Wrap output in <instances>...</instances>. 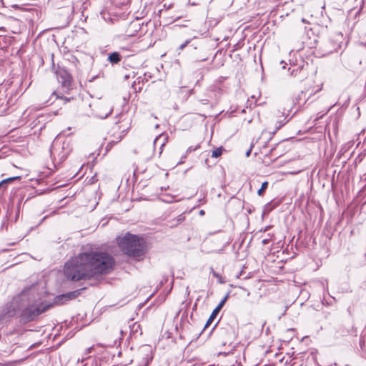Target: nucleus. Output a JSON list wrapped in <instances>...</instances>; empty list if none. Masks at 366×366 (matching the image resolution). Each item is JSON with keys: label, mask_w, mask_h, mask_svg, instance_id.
<instances>
[{"label": "nucleus", "mask_w": 366, "mask_h": 366, "mask_svg": "<svg viewBox=\"0 0 366 366\" xmlns=\"http://www.w3.org/2000/svg\"><path fill=\"white\" fill-rule=\"evenodd\" d=\"M113 257L102 252L79 254L66 263L64 274L71 280L89 278L97 274L109 272L113 266Z\"/></svg>", "instance_id": "f257e3e1"}, {"label": "nucleus", "mask_w": 366, "mask_h": 366, "mask_svg": "<svg viewBox=\"0 0 366 366\" xmlns=\"http://www.w3.org/2000/svg\"><path fill=\"white\" fill-rule=\"evenodd\" d=\"M19 300L21 302V305L17 306V310H21L22 315L29 320L44 312L49 307V305H44L35 298L34 290L24 292L18 300H16L11 304H18Z\"/></svg>", "instance_id": "f03ea898"}, {"label": "nucleus", "mask_w": 366, "mask_h": 366, "mask_svg": "<svg viewBox=\"0 0 366 366\" xmlns=\"http://www.w3.org/2000/svg\"><path fill=\"white\" fill-rule=\"evenodd\" d=\"M117 244L124 253L131 257H139L144 252V239L130 233L118 237Z\"/></svg>", "instance_id": "7ed1b4c3"}, {"label": "nucleus", "mask_w": 366, "mask_h": 366, "mask_svg": "<svg viewBox=\"0 0 366 366\" xmlns=\"http://www.w3.org/2000/svg\"><path fill=\"white\" fill-rule=\"evenodd\" d=\"M50 152L54 158L57 157L59 161H64L70 152L69 144L66 142H60L59 139H55L51 145Z\"/></svg>", "instance_id": "20e7f679"}, {"label": "nucleus", "mask_w": 366, "mask_h": 366, "mask_svg": "<svg viewBox=\"0 0 366 366\" xmlns=\"http://www.w3.org/2000/svg\"><path fill=\"white\" fill-rule=\"evenodd\" d=\"M76 297V292H71L64 295H59L55 298L54 302L56 305H63L65 302L74 299Z\"/></svg>", "instance_id": "39448f33"}, {"label": "nucleus", "mask_w": 366, "mask_h": 366, "mask_svg": "<svg viewBox=\"0 0 366 366\" xmlns=\"http://www.w3.org/2000/svg\"><path fill=\"white\" fill-rule=\"evenodd\" d=\"M103 107L104 108L99 107L97 114L99 117L104 119L112 112V108L109 104H105Z\"/></svg>", "instance_id": "423d86ee"}, {"label": "nucleus", "mask_w": 366, "mask_h": 366, "mask_svg": "<svg viewBox=\"0 0 366 366\" xmlns=\"http://www.w3.org/2000/svg\"><path fill=\"white\" fill-rule=\"evenodd\" d=\"M165 140H166V138L164 136L161 135V136L157 137L155 139L154 142V145H157L159 143L160 144V152H159V154H161L162 152V147H163V146L165 144Z\"/></svg>", "instance_id": "0eeeda50"}, {"label": "nucleus", "mask_w": 366, "mask_h": 366, "mask_svg": "<svg viewBox=\"0 0 366 366\" xmlns=\"http://www.w3.org/2000/svg\"><path fill=\"white\" fill-rule=\"evenodd\" d=\"M108 59L110 62L117 64L120 61L119 54L117 52L112 53Z\"/></svg>", "instance_id": "6e6552de"}, {"label": "nucleus", "mask_w": 366, "mask_h": 366, "mask_svg": "<svg viewBox=\"0 0 366 366\" xmlns=\"http://www.w3.org/2000/svg\"><path fill=\"white\" fill-rule=\"evenodd\" d=\"M219 312V311H217V309L215 308L213 312H212L209 318L208 319L206 325H205V327H208L211 323L213 321V320L216 317L217 315Z\"/></svg>", "instance_id": "1a4fd4ad"}, {"label": "nucleus", "mask_w": 366, "mask_h": 366, "mask_svg": "<svg viewBox=\"0 0 366 366\" xmlns=\"http://www.w3.org/2000/svg\"><path fill=\"white\" fill-rule=\"evenodd\" d=\"M267 187H268V182H264L262 184V186H261L260 189L257 191V194L259 196H262L264 192L267 188Z\"/></svg>", "instance_id": "9d476101"}, {"label": "nucleus", "mask_w": 366, "mask_h": 366, "mask_svg": "<svg viewBox=\"0 0 366 366\" xmlns=\"http://www.w3.org/2000/svg\"><path fill=\"white\" fill-rule=\"evenodd\" d=\"M222 152V147L216 148L214 150L212 151V157L217 158L221 156Z\"/></svg>", "instance_id": "9b49d317"}, {"label": "nucleus", "mask_w": 366, "mask_h": 366, "mask_svg": "<svg viewBox=\"0 0 366 366\" xmlns=\"http://www.w3.org/2000/svg\"><path fill=\"white\" fill-rule=\"evenodd\" d=\"M19 177H10V178H8V179H4L2 180L1 182H0V188L2 187H4V185L6 184H7L8 182H12L13 180L14 179H19Z\"/></svg>", "instance_id": "f8f14e48"}, {"label": "nucleus", "mask_w": 366, "mask_h": 366, "mask_svg": "<svg viewBox=\"0 0 366 366\" xmlns=\"http://www.w3.org/2000/svg\"><path fill=\"white\" fill-rule=\"evenodd\" d=\"M227 295L219 303V305L217 306L216 309L217 311H220L223 305H224L225 302L227 300Z\"/></svg>", "instance_id": "ddd939ff"}, {"label": "nucleus", "mask_w": 366, "mask_h": 366, "mask_svg": "<svg viewBox=\"0 0 366 366\" xmlns=\"http://www.w3.org/2000/svg\"><path fill=\"white\" fill-rule=\"evenodd\" d=\"M213 276L218 279L219 283L222 284L224 282L222 277L219 274L214 272Z\"/></svg>", "instance_id": "4468645a"}, {"label": "nucleus", "mask_w": 366, "mask_h": 366, "mask_svg": "<svg viewBox=\"0 0 366 366\" xmlns=\"http://www.w3.org/2000/svg\"><path fill=\"white\" fill-rule=\"evenodd\" d=\"M189 41H190L189 40L186 41L184 44L180 45L179 49L183 50L187 46V45L189 43Z\"/></svg>", "instance_id": "2eb2a0df"}, {"label": "nucleus", "mask_w": 366, "mask_h": 366, "mask_svg": "<svg viewBox=\"0 0 366 366\" xmlns=\"http://www.w3.org/2000/svg\"><path fill=\"white\" fill-rule=\"evenodd\" d=\"M93 347H90L85 350L84 355H88L93 350Z\"/></svg>", "instance_id": "dca6fc26"}, {"label": "nucleus", "mask_w": 366, "mask_h": 366, "mask_svg": "<svg viewBox=\"0 0 366 366\" xmlns=\"http://www.w3.org/2000/svg\"><path fill=\"white\" fill-rule=\"evenodd\" d=\"M69 84H70V78H69V77H68V79L65 80V81H64V84H65V86H67V85H69Z\"/></svg>", "instance_id": "f3484780"}, {"label": "nucleus", "mask_w": 366, "mask_h": 366, "mask_svg": "<svg viewBox=\"0 0 366 366\" xmlns=\"http://www.w3.org/2000/svg\"><path fill=\"white\" fill-rule=\"evenodd\" d=\"M250 152H251V149L247 152V153H246V156H247V157H249V154H250Z\"/></svg>", "instance_id": "a211bd4d"}, {"label": "nucleus", "mask_w": 366, "mask_h": 366, "mask_svg": "<svg viewBox=\"0 0 366 366\" xmlns=\"http://www.w3.org/2000/svg\"><path fill=\"white\" fill-rule=\"evenodd\" d=\"M262 242H263V244H267V240L264 239V240L262 241Z\"/></svg>", "instance_id": "6ab92c4d"}, {"label": "nucleus", "mask_w": 366, "mask_h": 366, "mask_svg": "<svg viewBox=\"0 0 366 366\" xmlns=\"http://www.w3.org/2000/svg\"><path fill=\"white\" fill-rule=\"evenodd\" d=\"M13 315H14V312H9V316H12Z\"/></svg>", "instance_id": "aec40b11"}, {"label": "nucleus", "mask_w": 366, "mask_h": 366, "mask_svg": "<svg viewBox=\"0 0 366 366\" xmlns=\"http://www.w3.org/2000/svg\"><path fill=\"white\" fill-rule=\"evenodd\" d=\"M204 214V212L203 210H201V211H200V214H202H202Z\"/></svg>", "instance_id": "412c9836"}, {"label": "nucleus", "mask_w": 366, "mask_h": 366, "mask_svg": "<svg viewBox=\"0 0 366 366\" xmlns=\"http://www.w3.org/2000/svg\"><path fill=\"white\" fill-rule=\"evenodd\" d=\"M152 154H153V151H152L151 155H149L147 158H151V157L152 156Z\"/></svg>", "instance_id": "4be33fe9"}, {"label": "nucleus", "mask_w": 366, "mask_h": 366, "mask_svg": "<svg viewBox=\"0 0 366 366\" xmlns=\"http://www.w3.org/2000/svg\"><path fill=\"white\" fill-rule=\"evenodd\" d=\"M189 287H187V291L188 292V294L189 293V291H188Z\"/></svg>", "instance_id": "5701e85b"}]
</instances>
